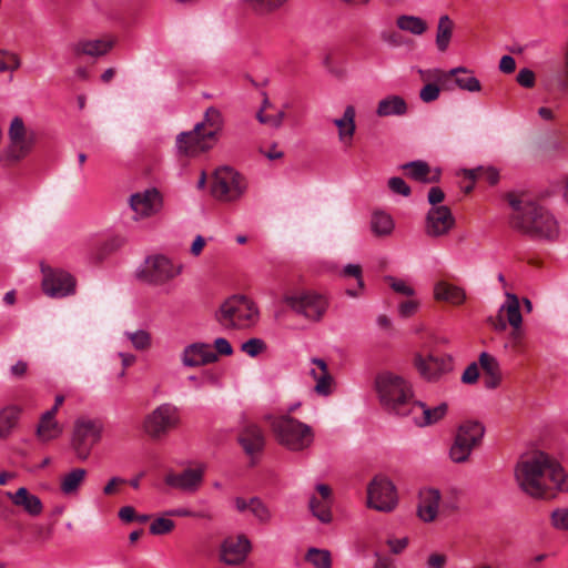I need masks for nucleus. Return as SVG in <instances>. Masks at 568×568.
<instances>
[{
  "instance_id": "1",
  "label": "nucleus",
  "mask_w": 568,
  "mask_h": 568,
  "mask_svg": "<svg viewBox=\"0 0 568 568\" xmlns=\"http://www.w3.org/2000/svg\"><path fill=\"white\" fill-rule=\"evenodd\" d=\"M520 489L532 498H554L568 491V477L561 465L548 454L534 452L521 456L515 468Z\"/></svg>"
},
{
  "instance_id": "2",
  "label": "nucleus",
  "mask_w": 568,
  "mask_h": 568,
  "mask_svg": "<svg viewBox=\"0 0 568 568\" xmlns=\"http://www.w3.org/2000/svg\"><path fill=\"white\" fill-rule=\"evenodd\" d=\"M508 203L513 209L511 226L532 239L547 242L558 240L560 227L557 219L535 201L515 194H508Z\"/></svg>"
},
{
  "instance_id": "3",
  "label": "nucleus",
  "mask_w": 568,
  "mask_h": 568,
  "mask_svg": "<svg viewBox=\"0 0 568 568\" xmlns=\"http://www.w3.org/2000/svg\"><path fill=\"white\" fill-rule=\"evenodd\" d=\"M374 388L381 405L389 413L408 415L414 403V392L410 383L392 371H381L376 374Z\"/></svg>"
},
{
  "instance_id": "4",
  "label": "nucleus",
  "mask_w": 568,
  "mask_h": 568,
  "mask_svg": "<svg viewBox=\"0 0 568 568\" xmlns=\"http://www.w3.org/2000/svg\"><path fill=\"white\" fill-rule=\"evenodd\" d=\"M222 126L221 112L214 108L207 109L202 122L197 123L193 130L178 135L176 146L179 152L193 156L210 150L216 143Z\"/></svg>"
},
{
  "instance_id": "5",
  "label": "nucleus",
  "mask_w": 568,
  "mask_h": 568,
  "mask_svg": "<svg viewBox=\"0 0 568 568\" xmlns=\"http://www.w3.org/2000/svg\"><path fill=\"white\" fill-rule=\"evenodd\" d=\"M282 301L296 315L316 323L323 320L329 305L324 293L306 286L286 287Z\"/></svg>"
},
{
  "instance_id": "6",
  "label": "nucleus",
  "mask_w": 568,
  "mask_h": 568,
  "mask_svg": "<svg viewBox=\"0 0 568 568\" xmlns=\"http://www.w3.org/2000/svg\"><path fill=\"white\" fill-rule=\"evenodd\" d=\"M277 442L293 452H302L312 446L314 432L311 426L290 416L275 418L271 424Z\"/></svg>"
},
{
  "instance_id": "7",
  "label": "nucleus",
  "mask_w": 568,
  "mask_h": 568,
  "mask_svg": "<svg viewBox=\"0 0 568 568\" xmlns=\"http://www.w3.org/2000/svg\"><path fill=\"white\" fill-rule=\"evenodd\" d=\"M183 271L182 264H175L163 254L148 256L136 272L140 281L150 285H164L173 281Z\"/></svg>"
},
{
  "instance_id": "8",
  "label": "nucleus",
  "mask_w": 568,
  "mask_h": 568,
  "mask_svg": "<svg viewBox=\"0 0 568 568\" xmlns=\"http://www.w3.org/2000/svg\"><path fill=\"white\" fill-rule=\"evenodd\" d=\"M181 424L180 409L172 403H163L145 415L142 428L154 440H160Z\"/></svg>"
},
{
  "instance_id": "9",
  "label": "nucleus",
  "mask_w": 568,
  "mask_h": 568,
  "mask_svg": "<svg viewBox=\"0 0 568 568\" xmlns=\"http://www.w3.org/2000/svg\"><path fill=\"white\" fill-rule=\"evenodd\" d=\"M36 133L26 128L23 120L16 116L9 128V145L0 155V163L11 165L23 160L32 150Z\"/></svg>"
},
{
  "instance_id": "10",
  "label": "nucleus",
  "mask_w": 568,
  "mask_h": 568,
  "mask_svg": "<svg viewBox=\"0 0 568 568\" xmlns=\"http://www.w3.org/2000/svg\"><path fill=\"white\" fill-rule=\"evenodd\" d=\"M257 310L252 301L244 296L226 300L215 314L216 321L225 327H246L253 324Z\"/></svg>"
},
{
  "instance_id": "11",
  "label": "nucleus",
  "mask_w": 568,
  "mask_h": 568,
  "mask_svg": "<svg viewBox=\"0 0 568 568\" xmlns=\"http://www.w3.org/2000/svg\"><path fill=\"white\" fill-rule=\"evenodd\" d=\"M247 189L246 179L232 168L222 166L215 170L212 183V195L222 202L240 200Z\"/></svg>"
},
{
  "instance_id": "12",
  "label": "nucleus",
  "mask_w": 568,
  "mask_h": 568,
  "mask_svg": "<svg viewBox=\"0 0 568 568\" xmlns=\"http://www.w3.org/2000/svg\"><path fill=\"white\" fill-rule=\"evenodd\" d=\"M484 433L485 428L478 422L467 420L460 424L449 450L450 459L458 464L466 463L474 448L480 444Z\"/></svg>"
},
{
  "instance_id": "13",
  "label": "nucleus",
  "mask_w": 568,
  "mask_h": 568,
  "mask_svg": "<svg viewBox=\"0 0 568 568\" xmlns=\"http://www.w3.org/2000/svg\"><path fill=\"white\" fill-rule=\"evenodd\" d=\"M102 430V424L98 420L81 418L74 423L71 447L79 459H88L94 445L100 442Z\"/></svg>"
},
{
  "instance_id": "14",
  "label": "nucleus",
  "mask_w": 568,
  "mask_h": 568,
  "mask_svg": "<svg viewBox=\"0 0 568 568\" xmlns=\"http://www.w3.org/2000/svg\"><path fill=\"white\" fill-rule=\"evenodd\" d=\"M42 291L51 298H63L75 292V278L67 271L41 264Z\"/></svg>"
},
{
  "instance_id": "15",
  "label": "nucleus",
  "mask_w": 568,
  "mask_h": 568,
  "mask_svg": "<svg viewBox=\"0 0 568 568\" xmlns=\"http://www.w3.org/2000/svg\"><path fill=\"white\" fill-rule=\"evenodd\" d=\"M367 506L377 511L390 513L397 506L394 484L384 476H376L367 487Z\"/></svg>"
},
{
  "instance_id": "16",
  "label": "nucleus",
  "mask_w": 568,
  "mask_h": 568,
  "mask_svg": "<svg viewBox=\"0 0 568 568\" xmlns=\"http://www.w3.org/2000/svg\"><path fill=\"white\" fill-rule=\"evenodd\" d=\"M252 551V542L244 534L229 536L222 540L217 550L219 561L230 567H241Z\"/></svg>"
},
{
  "instance_id": "17",
  "label": "nucleus",
  "mask_w": 568,
  "mask_h": 568,
  "mask_svg": "<svg viewBox=\"0 0 568 568\" xmlns=\"http://www.w3.org/2000/svg\"><path fill=\"white\" fill-rule=\"evenodd\" d=\"M429 80H439L443 90H452L449 85L450 80L464 91L467 92H479L481 90L480 81L473 75V71L465 67H457L449 71H434L427 73Z\"/></svg>"
},
{
  "instance_id": "18",
  "label": "nucleus",
  "mask_w": 568,
  "mask_h": 568,
  "mask_svg": "<svg viewBox=\"0 0 568 568\" xmlns=\"http://www.w3.org/2000/svg\"><path fill=\"white\" fill-rule=\"evenodd\" d=\"M162 195L155 189L134 193L130 196L129 204L135 213L134 221L148 219L160 212L162 209Z\"/></svg>"
},
{
  "instance_id": "19",
  "label": "nucleus",
  "mask_w": 568,
  "mask_h": 568,
  "mask_svg": "<svg viewBox=\"0 0 568 568\" xmlns=\"http://www.w3.org/2000/svg\"><path fill=\"white\" fill-rule=\"evenodd\" d=\"M455 226V217L450 209L446 205L433 206L425 222V232L430 237H440L447 235Z\"/></svg>"
},
{
  "instance_id": "20",
  "label": "nucleus",
  "mask_w": 568,
  "mask_h": 568,
  "mask_svg": "<svg viewBox=\"0 0 568 568\" xmlns=\"http://www.w3.org/2000/svg\"><path fill=\"white\" fill-rule=\"evenodd\" d=\"M204 471V465H199L195 468L189 467L181 473L169 471L164 477V481L170 487L186 493H195L203 483Z\"/></svg>"
},
{
  "instance_id": "21",
  "label": "nucleus",
  "mask_w": 568,
  "mask_h": 568,
  "mask_svg": "<svg viewBox=\"0 0 568 568\" xmlns=\"http://www.w3.org/2000/svg\"><path fill=\"white\" fill-rule=\"evenodd\" d=\"M414 366L423 378L437 381L449 369V362L434 355L423 356L422 354H416Z\"/></svg>"
},
{
  "instance_id": "22",
  "label": "nucleus",
  "mask_w": 568,
  "mask_h": 568,
  "mask_svg": "<svg viewBox=\"0 0 568 568\" xmlns=\"http://www.w3.org/2000/svg\"><path fill=\"white\" fill-rule=\"evenodd\" d=\"M181 361L186 367H199L217 361V355L210 344L193 343L183 349Z\"/></svg>"
},
{
  "instance_id": "23",
  "label": "nucleus",
  "mask_w": 568,
  "mask_h": 568,
  "mask_svg": "<svg viewBox=\"0 0 568 568\" xmlns=\"http://www.w3.org/2000/svg\"><path fill=\"white\" fill-rule=\"evenodd\" d=\"M448 405L446 403H440L436 407H428L426 404L414 400L412 406L409 407V414L413 415L415 423L418 426H429L434 425L447 414Z\"/></svg>"
},
{
  "instance_id": "24",
  "label": "nucleus",
  "mask_w": 568,
  "mask_h": 568,
  "mask_svg": "<svg viewBox=\"0 0 568 568\" xmlns=\"http://www.w3.org/2000/svg\"><path fill=\"white\" fill-rule=\"evenodd\" d=\"M316 491L317 495L310 499V509L320 521L327 524L332 520V489L326 484H318Z\"/></svg>"
},
{
  "instance_id": "25",
  "label": "nucleus",
  "mask_w": 568,
  "mask_h": 568,
  "mask_svg": "<svg viewBox=\"0 0 568 568\" xmlns=\"http://www.w3.org/2000/svg\"><path fill=\"white\" fill-rule=\"evenodd\" d=\"M440 504V493L435 488H425L419 491L417 516L424 523H432L437 518Z\"/></svg>"
},
{
  "instance_id": "26",
  "label": "nucleus",
  "mask_w": 568,
  "mask_h": 568,
  "mask_svg": "<svg viewBox=\"0 0 568 568\" xmlns=\"http://www.w3.org/2000/svg\"><path fill=\"white\" fill-rule=\"evenodd\" d=\"M433 295L435 301L445 302L453 306L464 304L467 298L463 287L446 280H439L434 284Z\"/></svg>"
},
{
  "instance_id": "27",
  "label": "nucleus",
  "mask_w": 568,
  "mask_h": 568,
  "mask_svg": "<svg viewBox=\"0 0 568 568\" xmlns=\"http://www.w3.org/2000/svg\"><path fill=\"white\" fill-rule=\"evenodd\" d=\"M356 110L353 105H347L341 118L334 119L333 123L337 128L338 141L345 146L353 145L354 135L356 133Z\"/></svg>"
},
{
  "instance_id": "28",
  "label": "nucleus",
  "mask_w": 568,
  "mask_h": 568,
  "mask_svg": "<svg viewBox=\"0 0 568 568\" xmlns=\"http://www.w3.org/2000/svg\"><path fill=\"white\" fill-rule=\"evenodd\" d=\"M239 443L245 454L254 458L263 450L265 438L257 426L246 425L239 435Z\"/></svg>"
},
{
  "instance_id": "29",
  "label": "nucleus",
  "mask_w": 568,
  "mask_h": 568,
  "mask_svg": "<svg viewBox=\"0 0 568 568\" xmlns=\"http://www.w3.org/2000/svg\"><path fill=\"white\" fill-rule=\"evenodd\" d=\"M6 496L13 505L23 508L30 516H39L43 510L40 498L31 494L26 487H20L16 493L7 491Z\"/></svg>"
},
{
  "instance_id": "30",
  "label": "nucleus",
  "mask_w": 568,
  "mask_h": 568,
  "mask_svg": "<svg viewBox=\"0 0 568 568\" xmlns=\"http://www.w3.org/2000/svg\"><path fill=\"white\" fill-rule=\"evenodd\" d=\"M114 45V40L110 38L81 40L73 45L75 55L101 57L106 54Z\"/></svg>"
},
{
  "instance_id": "31",
  "label": "nucleus",
  "mask_w": 568,
  "mask_h": 568,
  "mask_svg": "<svg viewBox=\"0 0 568 568\" xmlns=\"http://www.w3.org/2000/svg\"><path fill=\"white\" fill-rule=\"evenodd\" d=\"M88 477V470L84 468H72L63 474L59 480V487L63 495L75 496Z\"/></svg>"
},
{
  "instance_id": "32",
  "label": "nucleus",
  "mask_w": 568,
  "mask_h": 568,
  "mask_svg": "<svg viewBox=\"0 0 568 568\" xmlns=\"http://www.w3.org/2000/svg\"><path fill=\"white\" fill-rule=\"evenodd\" d=\"M21 407L17 405H7L0 409V439H8L18 426Z\"/></svg>"
},
{
  "instance_id": "33",
  "label": "nucleus",
  "mask_w": 568,
  "mask_h": 568,
  "mask_svg": "<svg viewBox=\"0 0 568 568\" xmlns=\"http://www.w3.org/2000/svg\"><path fill=\"white\" fill-rule=\"evenodd\" d=\"M455 23L448 14L438 18L435 43L439 52H446L453 38Z\"/></svg>"
},
{
  "instance_id": "34",
  "label": "nucleus",
  "mask_w": 568,
  "mask_h": 568,
  "mask_svg": "<svg viewBox=\"0 0 568 568\" xmlns=\"http://www.w3.org/2000/svg\"><path fill=\"white\" fill-rule=\"evenodd\" d=\"M369 225L372 233L377 237H387L395 229L393 217L382 210L373 211Z\"/></svg>"
},
{
  "instance_id": "35",
  "label": "nucleus",
  "mask_w": 568,
  "mask_h": 568,
  "mask_svg": "<svg viewBox=\"0 0 568 568\" xmlns=\"http://www.w3.org/2000/svg\"><path fill=\"white\" fill-rule=\"evenodd\" d=\"M407 112V103L399 95H388L382 99L376 109V114L381 118L392 115H404Z\"/></svg>"
},
{
  "instance_id": "36",
  "label": "nucleus",
  "mask_w": 568,
  "mask_h": 568,
  "mask_svg": "<svg viewBox=\"0 0 568 568\" xmlns=\"http://www.w3.org/2000/svg\"><path fill=\"white\" fill-rule=\"evenodd\" d=\"M434 71H443L442 69H419L418 74L420 80L425 83L419 92V98L425 103H430L436 101L439 98L440 90L443 89L442 84H439V80H429L427 73Z\"/></svg>"
},
{
  "instance_id": "37",
  "label": "nucleus",
  "mask_w": 568,
  "mask_h": 568,
  "mask_svg": "<svg viewBox=\"0 0 568 568\" xmlns=\"http://www.w3.org/2000/svg\"><path fill=\"white\" fill-rule=\"evenodd\" d=\"M62 433V427L52 417V413H44L37 427V437L39 440L47 443L55 439Z\"/></svg>"
},
{
  "instance_id": "38",
  "label": "nucleus",
  "mask_w": 568,
  "mask_h": 568,
  "mask_svg": "<svg viewBox=\"0 0 568 568\" xmlns=\"http://www.w3.org/2000/svg\"><path fill=\"white\" fill-rule=\"evenodd\" d=\"M396 26L399 30L414 36H423L428 30V23L424 19L412 14L398 16Z\"/></svg>"
},
{
  "instance_id": "39",
  "label": "nucleus",
  "mask_w": 568,
  "mask_h": 568,
  "mask_svg": "<svg viewBox=\"0 0 568 568\" xmlns=\"http://www.w3.org/2000/svg\"><path fill=\"white\" fill-rule=\"evenodd\" d=\"M288 0H244L246 7L258 17H266L281 9Z\"/></svg>"
},
{
  "instance_id": "40",
  "label": "nucleus",
  "mask_w": 568,
  "mask_h": 568,
  "mask_svg": "<svg viewBox=\"0 0 568 568\" xmlns=\"http://www.w3.org/2000/svg\"><path fill=\"white\" fill-rule=\"evenodd\" d=\"M507 302L501 306L500 311H505L507 323L511 328L523 326V316L520 313V304L518 297L513 293H506Z\"/></svg>"
},
{
  "instance_id": "41",
  "label": "nucleus",
  "mask_w": 568,
  "mask_h": 568,
  "mask_svg": "<svg viewBox=\"0 0 568 568\" xmlns=\"http://www.w3.org/2000/svg\"><path fill=\"white\" fill-rule=\"evenodd\" d=\"M404 173L416 181L420 182H432L433 179H428V174L430 172L429 165L424 161H413L405 163L400 166Z\"/></svg>"
},
{
  "instance_id": "42",
  "label": "nucleus",
  "mask_w": 568,
  "mask_h": 568,
  "mask_svg": "<svg viewBox=\"0 0 568 568\" xmlns=\"http://www.w3.org/2000/svg\"><path fill=\"white\" fill-rule=\"evenodd\" d=\"M250 513L262 525H267L273 518V513L270 507L258 497L251 498Z\"/></svg>"
},
{
  "instance_id": "43",
  "label": "nucleus",
  "mask_w": 568,
  "mask_h": 568,
  "mask_svg": "<svg viewBox=\"0 0 568 568\" xmlns=\"http://www.w3.org/2000/svg\"><path fill=\"white\" fill-rule=\"evenodd\" d=\"M124 336L136 351L144 352L152 346V336L148 331L139 329L135 332H125Z\"/></svg>"
},
{
  "instance_id": "44",
  "label": "nucleus",
  "mask_w": 568,
  "mask_h": 568,
  "mask_svg": "<svg viewBox=\"0 0 568 568\" xmlns=\"http://www.w3.org/2000/svg\"><path fill=\"white\" fill-rule=\"evenodd\" d=\"M21 58L18 53L0 48V73L14 72L21 67Z\"/></svg>"
},
{
  "instance_id": "45",
  "label": "nucleus",
  "mask_w": 568,
  "mask_h": 568,
  "mask_svg": "<svg viewBox=\"0 0 568 568\" xmlns=\"http://www.w3.org/2000/svg\"><path fill=\"white\" fill-rule=\"evenodd\" d=\"M465 178L471 181L486 180L490 185L498 182V172L493 168L479 166L474 170H464Z\"/></svg>"
},
{
  "instance_id": "46",
  "label": "nucleus",
  "mask_w": 568,
  "mask_h": 568,
  "mask_svg": "<svg viewBox=\"0 0 568 568\" xmlns=\"http://www.w3.org/2000/svg\"><path fill=\"white\" fill-rule=\"evenodd\" d=\"M314 382V392L317 395L326 397L333 393L335 381L329 373L328 367L323 373H320V376Z\"/></svg>"
},
{
  "instance_id": "47",
  "label": "nucleus",
  "mask_w": 568,
  "mask_h": 568,
  "mask_svg": "<svg viewBox=\"0 0 568 568\" xmlns=\"http://www.w3.org/2000/svg\"><path fill=\"white\" fill-rule=\"evenodd\" d=\"M306 560L317 568H331L332 559L328 550L311 548L306 554Z\"/></svg>"
},
{
  "instance_id": "48",
  "label": "nucleus",
  "mask_w": 568,
  "mask_h": 568,
  "mask_svg": "<svg viewBox=\"0 0 568 568\" xmlns=\"http://www.w3.org/2000/svg\"><path fill=\"white\" fill-rule=\"evenodd\" d=\"M175 528V523L168 517H156L152 520L149 529L150 534L154 536H162L172 532Z\"/></svg>"
},
{
  "instance_id": "49",
  "label": "nucleus",
  "mask_w": 568,
  "mask_h": 568,
  "mask_svg": "<svg viewBox=\"0 0 568 568\" xmlns=\"http://www.w3.org/2000/svg\"><path fill=\"white\" fill-rule=\"evenodd\" d=\"M511 349L516 353H523L525 349V331L523 326L511 328L508 335Z\"/></svg>"
},
{
  "instance_id": "50",
  "label": "nucleus",
  "mask_w": 568,
  "mask_h": 568,
  "mask_svg": "<svg viewBox=\"0 0 568 568\" xmlns=\"http://www.w3.org/2000/svg\"><path fill=\"white\" fill-rule=\"evenodd\" d=\"M242 352L251 357H256L266 349V344L261 338H250L241 345Z\"/></svg>"
},
{
  "instance_id": "51",
  "label": "nucleus",
  "mask_w": 568,
  "mask_h": 568,
  "mask_svg": "<svg viewBox=\"0 0 568 568\" xmlns=\"http://www.w3.org/2000/svg\"><path fill=\"white\" fill-rule=\"evenodd\" d=\"M550 524L554 528L568 530V508H558L550 514Z\"/></svg>"
},
{
  "instance_id": "52",
  "label": "nucleus",
  "mask_w": 568,
  "mask_h": 568,
  "mask_svg": "<svg viewBox=\"0 0 568 568\" xmlns=\"http://www.w3.org/2000/svg\"><path fill=\"white\" fill-rule=\"evenodd\" d=\"M385 282L392 287L394 292L398 294L409 297L415 294L413 287L407 285L404 281L395 278L394 276H386Z\"/></svg>"
},
{
  "instance_id": "53",
  "label": "nucleus",
  "mask_w": 568,
  "mask_h": 568,
  "mask_svg": "<svg viewBox=\"0 0 568 568\" xmlns=\"http://www.w3.org/2000/svg\"><path fill=\"white\" fill-rule=\"evenodd\" d=\"M324 65L327 71L338 80H344L346 78V70L341 67L332 54H327L324 59Z\"/></svg>"
},
{
  "instance_id": "54",
  "label": "nucleus",
  "mask_w": 568,
  "mask_h": 568,
  "mask_svg": "<svg viewBox=\"0 0 568 568\" xmlns=\"http://www.w3.org/2000/svg\"><path fill=\"white\" fill-rule=\"evenodd\" d=\"M128 481L122 477H111L105 486L103 487V494L105 496H115L120 494L121 488L126 484Z\"/></svg>"
},
{
  "instance_id": "55",
  "label": "nucleus",
  "mask_w": 568,
  "mask_h": 568,
  "mask_svg": "<svg viewBox=\"0 0 568 568\" xmlns=\"http://www.w3.org/2000/svg\"><path fill=\"white\" fill-rule=\"evenodd\" d=\"M479 364L485 372V375L494 374L499 372V365L496 358L488 353H481L479 355Z\"/></svg>"
},
{
  "instance_id": "56",
  "label": "nucleus",
  "mask_w": 568,
  "mask_h": 568,
  "mask_svg": "<svg viewBox=\"0 0 568 568\" xmlns=\"http://www.w3.org/2000/svg\"><path fill=\"white\" fill-rule=\"evenodd\" d=\"M257 120L263 124H268L274 128H280L285 119V112L282 110L275 115H266L260 111L256 115Z\"/></svg>"
},
{
  "instance_id": "57",
  "label": "nucleus",
  "mask_w": 568,
  "mask_h": 568,
  "mask_svg": "<svg viewBox=\"0 0 568 568\" xmlns=\"http://www.w3.org/2000/svg\"><path fill=\"white\" fill-rule=\"evenodd\" d=\"M388 187L396 194L408 196L410 194V187L406 182L398 176L390 178L388 180Z\"/></svg>"
},
{
  "instance_id": "58",
  "label": "nucleus",
  "mask_w": 568,
  "mask_h": 568,
  "mask_svg": "<svg viewBox=\"0 0 568 568\" xmlns=\"http://www.w3.org/2000/svg\"><path fill=\"white\" fill-rule=\"evenodd\" d=\"M516 81L521 87L530 89L535 85L536 77H535V73L530 69L525 68L518 72V74L516 77Z\"/></svg>"
},
{
  "instance_id": "59",
  "label": "nucleus",
  "mask_w": 568,
  "mask_h": 568,
  "mask_svg": "<svg viewBox=\"0 0 568 568\" xmlns=\"http://www.w3.org/2000/svg\"><path fill=\"white\" fill-rule=\"evenodd\" d=\"M343 274L345 276H353L357 280V285L361 290H364L365 284L362 277V267L358 264H347L344 270Z\"/></svg>"
},
{
  "instance_id": "60",
  "label": "nucleus",
  "mask_w": 568,
  "mask_h": 568,
  "mask_svg": "<svg viewBox=\"0 0 568 568\" xmlns=\"http://www.w3.org/2000/svg\"><path fill=\"white\" fill-rule=\"evenodd\" d=\"M419 303L416 300L403 301L398 306L399 315L403 317H410L418 310Z\"/></svg>"
},
{
  "instance_id": "61",
  "label": "nucleus",
  "mask_w": 568,
  "mask_h": 568,
  "mask_svg": "<svg viewBox=\"0 0 568 568\" xmlns=\"http://www.w3.org/2000/svg\"><path fill=\"white\" fill-rule=\"evenodd\" d=\"M124 244H125V239L120 235H115L104 242L103 251L105 254H109V253L118 251Z\"/></svg>"
},
{
  "instance_id": "62",
  "label": "nucleus",
  "mask_w": 568,
  "mask_h": 568,
  "mask_svg": "<svg viewBox=\"0 0 568 568\" xmlns=\"http://www.w3.org/2000/svg\"><path fill=\"white\" fill-rule=\"evenodd\" d=\"M479 377V368L476 363L467 366L465 372L463 373L462 381L465 384H474Z\"/></svg>"
},
{
  "instance_id": "63",
  "label": "nucleus",
  "mask_w": 568,
  "mask_h": 568,
  "mask_svg": "<svg viewBox=\"0 0 568 568\" xmlns=\"http://www.w3.org/2000/svg\"><path fill=\"white\" fill-rule=\"evenodd\" d=\"M447 564V556L439 552H433L428 556L427 567L428 568H445Z\"/></svg>"
},
{
  "instance_id": "64",
  "label": "nucleus",
  "mask_w": 568,
  "mask_h": 568,
  "mask_svg": "<svg viewBox=\"0 0 568 568\" xmlns=\"http://www.w3.org/2000/svg\"><path fill=\"white\" fill-rule=\"evenodd\" d=\"M311 364L313 367L308 371V374L315 381L320 376V373H323L327 368V364L322 358H312Z\"/></svg>"
}]
</instances>
